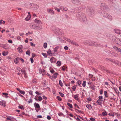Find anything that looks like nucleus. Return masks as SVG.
<instances>
[{
    "instance_id": "20",
    "label": "nucleus",
    "mask_w": 121,
    "mask_h": 121,
    "mask_svg": "<svg viewBox=\"0 0 121 121\" xmlns=\"http://www.w3.org/2000/svg\"><path fill=\"white\" fill-rule=\"evenodd\" d=\"M3 20L1 19L0 20V24L2 25V24H4L5 23V22L4 21H3Z\"/></svg>"
},
{
    "instance_id": "26",
    "label": "nucleus",
    "mask_w": 121,
    "mask_h": 121,
    "mask_svg": "<svg viewBox=\"0 0 121 121\" xmlns=\"http://www.w3.org/2000/svg\"><path fill=\"white\" fill-rule=\"evenodd\" d=\"M26 54L29 56L30 55V51L29 50H28L26 52Z\"/></svg>"
},
{
    "instance_id": "52",
    "label": "nucleus",
    "mask_w": 121,
    "mask_h": 121,
    "mask_svg": "<svg viewBox=\"0 0 121 121\" xmlns=\"http://www.w3.org/2000/svg\"><path fill=\"white\" fill-rule=\"evenodd\" d=\"M99 99L98 100H101L103 98V96H99Z\"/></svg>"
},
{
    "instance_id": "53",
    "label": "nucleus",
    "mask_w": 121,
    "mask_h": 121,
    "mask_svg": "<svg viewBox=\"0 0 121 121\" xmlns=\"http://www.w3.org/2000/svg\"><path fill=\"white\" fill-rule=\"evenodd\" d=\"M30 60L31 61V63H33L34 62L33 58V57L30 58Z\"/></svg>"
},
{
    "instance_id": "18",
    "label": "nucleus",
    "mask_w": 121,
    "mask_h": 121,
    "mask_svg": "<svg viewBox=\"0 0 121 121\" xmlns=\"http://www.w3.org/2000/svg\"><path fill=\"white\" fill-rule=\"evenodd\" d=\"M58 75V73H55L53 75V78H56L57 76Z\"/></svg>"
},
{
    "instance_id": "9",
    "label": "nucleus",
    "mask_w": 121,
    "mask_h": 121,
    "mask_svg": "<svg viewBox=\"0 0 121 121\" xmlns=\"http://www.w3.org/2000/svg\"><path fill=\"white\" fill-rule=\"evenodd\" d=\"M6 119L8 120L13 121L15 119L13 117H9L7 118Z\"/></svg>"
},
{
    "instance_id": "7",
    "label": "nucleus",
    "mask_w": 121,
    "mask_h": 121,
    "mask_svg": "<svg viewBox=\"0 0 121 121\" xmlns=\"http://www.w3.org/2000/svg\"><path fill=\"white\" fill-rule=\"evenodd\" d=\"M22 46L21 47H20L18 48H17V50H18V52L20 53H22L23 52V51L22 50Z\"/></svg>"
},
{
    "instance_id": "39",
    "label": "nucleus",
    "mask_w": 121,
    "mask_h": 121,
    "mask_svg": "<svg viewBox=\"0 0 121 121\" xmlns=\"http://www.w3.org/2000/svg\"><path fill=\"white\" fill-rule=\"evenodd\" d=\"M106 18L109 19L110 20H111L112 19V17L110 16L109 15H108V17H106Z\"/></svg>"
},
{
    "instance_id": "51",
    "label": "nucleus",
    "mask_w": 121,
    "mask_h": 121,
    "mask_svg": "<svg viewBox=\"0 0 121 121\" xmlns=\"http://www.w3.org/2000/svg\"><path fill=\"white\" fill-rule=\"evenodd\" d=\"M42 55H43L45 57H47V55L46 53H42Z\"/></svg>"
},
{
    "instance_id": "31",
    "label": "nucleus",
    "mask_w": 121,
    "mask_h": 121,
    "mask_svg": "<svg viewBox=\"0 0 121 121\" xmlns=\"http://www.w3.org/2000/svg\"><path fill=\"white\" fill-rule=\"evenodd\" d=\"M73 45H77V44L76 43V42H75L74 41H72L71 43Z\"/></svg>"
},
{
    "instance_id": "33",
    "label": "nucleus",
    "mask_w": 121,
    "mask_h": 121,
    "mask_svg": "<svg viewBox=\"0 0 121 121\" xmlns=\"http://www.w3.org/2000/svg\"><path fill=\"white\" fill-rule=\"evenodd\" d=\"M86 82L85 81H83V83L82 84V86L84 87H85L86 86Z\"/></svg>"
},
{
    "instance_id": "15",
    "label": "nucleus",
    "mask_w": 121,
    "mask_h": 121,
    "mask_svg": "<svg viewBox=\"0 0 121 121\" xmlns=\"http://www.w3.org/2000/svg\"><path fill=\"white\" fill-rule=\"evenodd\" d=\"M114 31H115V32L118 34H120V31L118 29H114Z\"/></svg>"
},
{
    "instance_id": "13",
    "label": "nucleus",
    "mask_w": 121,
    "mask_h": 121,
    "mask_svg": "<svg viewBox=\"0 0 121 121\" xmlns=\"http://www.w3.org/2000/svg\"><path fill=\"white\" fill-rule=\"evenodd\" d=\"M35 107V108H40V106L38 104L36 103H35L34 104Z\"/></svg>"
},
{
    "instance_id": "29",
    "label": "nucleus",
    "mask_w": 121,
    "mask_h": 121,
    "mask_svg": "<svg viewBox=\"0 0 121 121\" xmlns=\"http://www.w3.org/2000/svg\"><path fill=\"white\" fill-rule=\"evenodd\" d=\"M101 4H102V7H103V9H105L106 8H107V6H105V5L104 6V4L103 3H101Z\"/></svg>"
},
{
    "instance_id": "23",
    "label": "nucleus",
    "mask_w": 121,
    "mask_h": 121,
    "mask_svg": "<svg viewBox=\"0 0 121 121\" xmlns=\"http://www.w3.org/2000/svg\"><path fill=\"white\" fill-rule=\"evenodd\" d=\"M67 105L70 108H73V106L72 104L69 103H67Z\"/></svg>"
},
{
    "instance_id": "14",
    "label": "nucleus",
    "mask_w": 121,
    "mask_h": 121,
    "mask_svg": "<svg viewBox=\"0 0 121 121\" xmlns=\"http://www.w3.org/2000/svg\"><path fill=\"white\" fill-rule=\"evenodd\" d=\"M109 15V14L105 12L103 14V16L106 17H108V16Z\"/></svg>"
},
{
    "instance_id": "57",
    "label": "nucleus",
    "mask_w": 121,
    "mask_h": 121,
    "mask_svg": "<svg viewBox=\"0 0 121 121\" xmlns=\"http://www.w3.org/2000/svg\"><path fill=\"white\" fill-rule=\"evenodd\" d=\"M18 107L20 108L21 109H22L23 108V109H24V108H23V106L22 105H21L20 106H19Z\"/></svg>"
},
{
    "instance_id": "10",
    "label": "nucleus",
    "mask_w": 121,
    "mask_h": 121,
    "mask_svg": "<svg viewBox=\"0 0 121 121\" xmlns=\"http://www.w3.org/2000/svg\"><path fill=\"white\" fill-rule=\"evenodd\" d=\"M20 60L19 58V57H17L14 60V62L16 64H17L19 62Z\"/></svg>"
},
{
    "instance_id": "49",
    "label": "nucleus",
    "mask_w": 121,
    "mask_h": 121,
    "mask_svg": "<svg viewBox=\"0 0 121 121\" xmlns=\"http://www.w3.org/2000/svg\"><path fill=\"white\" fill-rule=\"evenodd\" d=\"M107 92L106 91H104V95L106 97H108V96L107 95Z\"/></svg>"
},
{
    "instance_id": "25",
    "label": "nucleus",
    "mask_w": 121,
    "mask_h": 121,
    "mask_svg": "<svg viewBox=\"0 0 121 121\" xmlns=\"http://www.w3.org/2000/svg\"><path fill=\"white\" fill-rule=\"evenodd\" d=\"M74 98L75 100H79L78 96L77 95H74Z\"/></svg>"
},
{
    "instance_id": "35",
    "label": "nucleus",
    "mask_w": 121,
    "mask_h": 121,
    "mask_svg": "<svg viewBox=\"0 0 121 121\" xmlns=\"http://www.w3.org/2000/svg\"><path fill=\"white\" fill-rule=\"evenodd\" d=\"M48 12L50 13H51L52 14H53L54 13V11L52 10L51 9H49L48 10Z\"/></svg>"
},
{
    "instance_id": "5",
    "label": "nucleus",
    "mask_w": 121,
    "mask_h": 121,
    "mask_svg": "<svg viewBox=\"0 0 121 121\" xmlns=\"http://www.w3.org/2000/svg\"><path fill=\"white\" fill-rule=\"evenodd\" d=\"M31 5V6H33L32 8L34 10H36L39 8L38 6L36 4H32Z\"/></svg>"
},
{
    "instance_id": "40",
    "label": "nucleus",
    "mask_w": 121,
    "mask_h": 121,
    "mask_svg": "<svg viewBox=\"0 0 121 121\" xmlns=\"http://www.w3.org/2000/svg\"><path fill=\"white\" fill-rule=\"evenodd\" d=\"M47 43H45L43 44V47H44L46 48L47 47Z\"/></svg>"
},
{
    "instance_id": "62",
    "label": "nucleus",
    "mask_w": 121,
    "mask_h": 121,
    "mask_svg": "<svg viewBox=\"0 0 121 121\" xmlns=\"http://www.w3.org/2000/svg\"><path fill=\"white\" fill-rule=\"evenodd\" d=\"M55 9L56 10H57L58 12H60V10L59 9H58L56 8H55Z\"/></svg>"
},
{
    "instance_id": "56",
    "label": "nucleus",
    "mask_w": 121,
    "mask_h": 121,
    "mask_svg": "<svg viewBox=\"0 0 121 121\" xmlns=\"http://www.w3.org/2000/svg\"><path fill=\"white\" fill-rule=\"evenodd\" d=\"M31 45L32 46H34V47H35V44H34L32 42H30V43Z\"/></svg>"
},
{
    "instance_id": "16",
    "label": "nucleus",
    "mask_w": 121,
    "mask_h": 121,
    "mask_svg": "<svg viewBox=\"0 0 121 121\" xmlns=\"http://www.w3.org/2000/svg\"><path fill=\"white\" fill-rule=\"evenodd\" d=\"M30 15H28L27 17L25 18V20H26V21H28L30 19Z\"/></svg>"
},
{
    "instance_id": "4",
    "label": "nucleus",
    "mask_w": 121,
    "mask_h": 121,
    "mask_svg": "<svg viewBox=\"0 0 121 121\" xmlns=\"http://www.w3.org/2000/svg\"><path fill=\"white\" fill-rule=\"evenodd\" d=\"M72 2L74 4H76L78 5H80L81 3L79 0H71Z\"/></svg>"
},
{
    "instance_id": "36",
    "label": "nucleus",
    "mask_w": 121,
    "mask_h": 121,
    "mask_svg": "<svg viewBox=\"0 0 121 121\" xmlns=\"http://www.w3.org/2000/svg\"><path fill=\"white\" fill-rule=\"evenodd\" d=\"M81 81H80L79 80L77 82V84H78V86H79L81 84Z\"/></svg>"
},
{
    "instance_id": "55",
    "label": "nucleus",
    "mask_w": 121,
    "mask_h": 121,
    "mask_svg": "<svg viewBox=\"0 0 121 121\" xmlns=\"http://www.w3.org/2000/svg\"><path fill=\"white\" fill-rule=\"evenodd\" d=\"M116 50L117 52H120L121 51V49L120 48H117V49Z\"/></svg>"
},
{
    "instance_id": "41",
    "label": "nucleus",
    "mask_w": 121,
    "mask_h": 121,
    "mask_svg": "<svg viewBox=\"0 0 121 121\" xmlns=\"http://www.w3.org/2000/svg\"><path fill=\"white\" fill-rule=\"evenodd\" d=\"M113 56H117V53H116L114 52H112V53Z\"/></svg>"
},
{
    "instance_id": "44",
    "label": "nucleus",
    "mask_w": 121,
    "mask_h": 121,
    "mask_svg": "<svg viewBox=\"0 0 121 121\" xmlns=\"http://www.w3.org/2000/svg\"><path fill=\"white\" fill-rule=\"evenodd\" d=\"M19 92L21 94L23 95H24L25 94V92L21 90Z\"/></svg>"
},
{
    "instance_id": "34",
    "label": "nucleus",
    "mask_w": 121,
    "mask_h": 121,
    "mask_svg": "<svg viewBox=\"0 0 121 121\" xmlns=\"http://www.w3.org/2000/svg\"><path fill=\"white\" fill-rule=\"evenodd\" d=\"M59 93L60 95L62 97H64L65 96L62 93L60 92H59Z\"/></svg>"
},
{
    "instance_id": "19",
    "label": "nucleus",
    "mask_w": 121,
    "mask_h": 121,
    "mask_svg": "<svg viewBox=\"0 0 121 121\" xmlns=\"http://www.w3.org/2000/svg\"><path fill=\"white\" fill-rule=\"evenodd\" d=\"M60 9L62 11L64 10L65 11H66L68 10V9L66 8H64L61 7Z\"/></svg>"
},
{
    "instance_id": "59",
    "label": "nucleus",
    "mask_w": 121,
    "mask_h": 121,
    "mask_svg": "<svg viewBox=\"0 0 121 121\" xmlns=\"http://www.w3.org/2000/svg\"><path fill=\"white\" fill-rule=\"evenodd\" d=\"M114 63L119 65V64H121V63L120 62H119L118 61H117V62L116 61V63Z\"/></svg>"
},
{
    "instance_id": "58",
    "label": "nucleus",
    "mask_w": 121,
    "mask_h": 121,
    "mask_svg": "<svg viewBox=\"0 0 121 121\" xmlns=\"http://www.w3.org/2000/svg\"><path fill=\"white\" fill-rule=\"evenodd\" d=\"M90 119L92 121H94L95 120V119L94 118L91 117L90 118Z\"/></svg>"
},
{
    "instance_id": "24",
    "label": "nucleus",
    "mask_w": 121,
    "mask_h": 121,
    "mask_svg": "<svg viewBox=\"0 0 121 121\" xmlns=\"http://www.w3.org/2000/svg\"><path fill=\"white\" fill-rule=\"evenodd\" d=\"M59 48V46H57L54 49V52H56L57 50V49Z\"/></svg>"
},
{
    "instance_id": "8",
    "label": "nucleus",
    "mask_w": 121,
    "mask_h": 121,
    "mask_svg": "<svg viewBox=\"0 0 121 121\" xmlns=\"http://www.w3.org/2000/svg\"><path fill=\"white\" fill-rule=\"evenodd\" d=\"M47 54L50 56H52L53 53L52 52L51 50L49 49L48 51H47Z\"/></svg>"
},
{
    "instance_id": "50",
    "label": "nucleus",
    "mask_w": 121,
    "mask_h": 121,
    "mask_svg": "<svg viewBox=\"0 0 121 121\" xmlns=\"http://www.w3.org/2000/svg\"><path fill=\"white\" fill-rule=\"evenodd\" d=\"M32 99L31 98H30V99L28 101V102L29 103H32Z\"/></svg>"
},
{
    "instance_id": "54",
    "label": "nucleus",
    "mask_w": 121,
    "mask_h": 121,
    "mask_svg": "<svg viewBox=\"0 0 121 121\" xmlns=\"http://www.w3.org/2000/svg\"><path fill=\"white\" fill-rule=\"evenodd\" d=\"M90 87L93 90H94L95 89V86H90Z\"/></svg>"
},
{
    "instance_id": "64",
    "label": "nucleus",
    "mask_w": 121,
    "mask_h": 121,
    "mask_svg": "<svg viewBox=\"0 0 121 121\" xmlns=\"http://www.w3.org/2000/svg\"><path fill=\"white\" fill-rule=\"evenodd\" d=\"M64 48L65 50H67L68 49V47L67 46L64 47Z\"/></svg>"
},
{
    "instance_id": "32",
    "label": "nucleus",
    "mask_w": 121,
    "mask_h": 121,
    "mask_svg": "<svg viewBox=\"0 0 121 121\" xmlns=\"http://www.w3.org/2000/svg\"><path fill=\"white\" fill-rule=\"evenodd\" d=\"M56 98L60 101H61L62 100L61 98L59 96H57L56 97Z\"/></svg>"
},
{
    "instance_id": "22",
    "label": "nucleus",
    "mask_w": 121,
    "mask_h": 121,
    "mask_svg": "<svg viewBox=\"0 0 121 121\" xmlns=\"http://www.w3.org/2000/svg\"><path fill=\"white\" fill-rule=\"evenodd\" d=\"M102 114L104 116H105L107 115V112L105 111L104 112L102 113Z\"/></svg>"
},
{
    "instance_id": "47",
    "label": "nucleus",
    "mask_w": 121,
    "mask_h": 121,
    "mask_svg": "<svg viewBox=\"0 0 121 121\" xmlns=\"http://www.w3.org/2000/svg\"><path fill=\"white\" fill-rule=\"evenodd\" d=\"M108 115L110 116L114 117V116L115 114L114 113H113L112 114V113H109Z\"/></svg>"
},
{
    "instance_id": "45",
    "label": "nucleus",
    "mask_w": 121,
    "mask_h": 121,
    "mask_svg": "<svg viewBox=\"0 0 121 121\" xmlns=\"http://www.w3.org/2000/svg\"><path fill=\"white\" fill-rule=\"evenodd\" d=\"M8 54V52H3V56H6Z\"/></svg>"
},
{
    "instance_id": "28",
    "label": "nucleus",
    "mask_w": 121,
    "mask_h": 121,
    "mask_svg": "<svg viewBox=\"0 0 121 121\" xmlns=\"http://www.w3.org/2000/svg\"><path fill=\"white\" fill-rule=\"evenodd\" d=\"M59 83L60 86L62 87L63 86V84L61 80H60L59 81Z\"/></svg>"
},
{
    "instance_id": "38",
    "label": "nucleus",
    "mask_w": 121,
    "mask_h": 121,
    "mask_svg": "<svg viewBox=\"0 0 121 121\" xmlns=\"http://www.w3.org/2000/svg\"><path fill=\"white\" fill-rule=\"evenodd\" d=\"M81 8L80 7H77L76 8V10H77L78 11H81Z\"/></svg>"
},
{
    "instance_id": "3",
    "label": "nucleus",
    "mask_w": 121,
    "mask_h": 121,
    "mask_svg": "<svg viewBox=\"0 0 121 121\" xmlns=\"http://www.w3.org/2000/svg\"><path fill=\"white\" fill-rule=\"evenodd\" d=\"M89 45L90 46H94L95 47L99 46L100 45L99 44H97L91 41H89Z\"/></svg>"
},
{
    "instance_id": "43",
    "label": "nucleus",
    "mask_w": 121,
    "mask_h": 121,
    "mask_svg": "<svg viewBox=\"0 0 121 121\" xmlns=\"http://www.w3.org/2000/svg\"><path fill=\"white\" fill-rule=\"evenodd\" d=\"M3 48L6 49H7L8 48V47L6 45L4 44Z\"/></svg>"
},
{
    "instance_id": "17",
    "label": "nucleus",
    "mask_w": 121,
    "mask_h": 121,
    "mask_svg": "<svg viewBox=\"0 0 121 121\" xmlns=\"http://www.w3.org/2000/svg\"><path fill=\"white\" fill-rule=\"evenodd\" d=\"M108 59V60H109L111 62L114 63H116V61H115V60H114L110 58H109Z\"/></svg>"
},
{
    "instance_id": "21",
    "label": "nucleus",
    "mask_w": 121,
    "mask_h": 121,
    "mask_svg": "<svg viewBox=\"0 0 121 121\" xmlns=\"http://www.w3.org/2000/svg\"><path fill=\"white\" fill-rule=\"evenodd\" d=\"M61 62L60 61H58L57 62L56 64L58 66H60L61 65Z\"/></svg>"
},
{
    "instance_id": "30",
    "label": "nucleus",
    "mask_w": 121,
    "mask_h": 121,
    "mask_svg": "<svg viewBox=\"0 0 121 121\" xmlns=\"http://www.w3.org/2000/svg\"><path fill=\"white\" fill-rule=\"evenodd\" d=\"M86 106L89 109H90L92 108L91 106L89 104H87Z\"/></svg>"
},
{
    "instance_id": "1",
    "label": "nucleus",
    "mask_w": 121,
    "mask_h": 121,
    "mask_svg": "<svg viewBox=\"0 0 121 121\" xmlns=\"http://www.w3.org/2000/svg\"><path fill=\"white\" fill-rule=\"evenodd\" d=\"M87 11L89 15L90 16L92 17L94 15L95 12L94 9L92 8H88Z\"/></svg>"
},
{
    "instance_id": "48",
    "label": "nucleus",
    "mask_w": 121,
    "mask_h": 121,
    "mask_svg": "<svg viewBox=\"0 0 121 121\" xmlns=\"http://www.w3.org/2000/svg\"><path fill=\"white\" fill-rule=\"evenodd\" d=\"M42 98L41 96H39L38 97V99L39 101H41L42 100Z\"/></svg>"
},
{
    "instance_id": "60",
    "label": "nucleus",
    "mask_w": 121,
    "mask_h": 121,
    "mask_svg": "<svg viewBox=\"0 0 121 121\" xmlns=\"http://www.w3.org/2000/svg\"><path fill=\"white\" fill-rule=\"evenodd\" d=\"M92 69L96 73H97L98 72V71L97 70L95 69L94 68H93Z\"/></svg>"
},
{
    "instance_id": "6",
    "label": "nucleus",
    "mask_w": 121,
    "mask_h": 121,
    "mask_svg": "<svg viewBox=\"0 0 121 121\" xmlns=\"http://www.w3.org/2000/svg\"><path fill=\"white\" fill-rule=\"evenodd\" d=\"M5 102L4 100L0 101V104L5 107Z\"/></svg>"
},
{
    "instance_id": "42",
    "label": "nucleus",
    "mask_w": 121,
    "mask_h": 121,
    "mask_svg": "<svg viewBox=\"0 0 121 121\" xmlns=\"http://www.w3.org/2000/svg\"><path fill=\"white\" fill-rule=\"evenodd\" d=\"M76 86H77V85H74L73 86L72 89L73 91H75V89L76 87Z\"/></svg>"
},
{
    "instance_id": "12",
    "label": "nucleus",
    "mask_w": 121,
    "mask_h": 121,
    "mask_svg": "<svg viewBox=\"0 0 121 121\" xmlns=\"http://www.w3.org/2000/svg\"><path fill=\"white\" fill-rule=\"evenodd\" d=\"M102 99L101 100H99L98 99L96 101V103L98 104L99 105H101L102 104Z\"/></svg>"
},
{
    "instance_id": "37",
    "label": "nucleus",
    "mask_w": 121,
    "mask_h": 121,
    "mask_svg": "<svg viewBox=\"0 0 121 121\" xmlns=\"http://www.w3.org/2000/svg\"><path fill=\"white\" fill-rule=\"evenodd\" d=\"M35 22L37 23H39L40 22V21L39 20L35 19Z\"/></svg>"
},
{
    "instance_id": "46",
    "label": "nucleus",
    "mask_w": 121,
    "mask_h": 121,
    "mask_svg": "<svg viewBox=\"0 0 121 121\" xmlns=\"http://www.w3.org/2000/svg\"><path fill=\"white\" fill-rule=\"evenodd\" d=\"M66 67L65 66H63L62 68L61 69L63 71H65L66 69Z\"/></svg>"
},
{
    "instance_id": "27",
    "label": "nucleus",
    "mask_w": 121,
    "mask_h": 121,
    "mask_svg": "<svg viewBox=\"0 0 121 121\" xmlns=\"http://www.w3.org/2000/svg\"><path fill=\"white\" fill-rule=\"evenodd\" d=\"M32 26L33 29H38V26H37L32 25Z\"/></svg>"
},
{
    "instance_id": "63",
    "label": "nucleus",
    "mask_w": 121,
    "mask_h": 121,
    "mask_svg": "<svg viewBox=\"0 0 121 121\" xmlns=\"http://www.w3.org/2000/svg\"><path fill=\"white\" fill-rule=\"evenodd\" d=\"M32 91H30L29 92V94L30 95H33L32 94Z\"/></svg>"
},
{
    "instance_id": "2",
    "label": "nucleus",
    "mask_w": 121,
    "mask_h": 121,
    "mask_svg": "<svg viewBox=\"0 0 121 121\" xmlns=\"http://www.w3.org/2000/svg\"><path fill=\"white\" fill-rule=\"evenodd\" d=\"M78 15H79V17L80 20L85 22L86 20V19L85 15L83 13H79Z\"/></svg>"
},
{
    "instance_id": "61",
    "label": "nucleus",
    "mask_w": 121,
    "mask_h": 121,
    "mask_svg": "<svg viewBox=\"0 0 121 121\" xmlns=\"http://www.w3.org/2000/svg\"><path fill=\"white\" fill-rule=\"evenodd\" d=\"M87 100L88 101H91L92 100V99L90 97L88 98Z\"/></svg>"
},
{
    "instance_id": "11",
    "label": "nucleus",
    "mask_w": 121,
    "mask_h": 121,
    "mask_svg": "<svg viewBox=\"0 0 121 121\" xmlns=\"http://www.w3.org/2000/svg\"><path fill=\"white\" fill-rule=\"evenodd\" d=\"M116 43L119 44L120 42V41L118 39L116 38L115 39L114 41Z\"/></svg>"
}]
</instances>
